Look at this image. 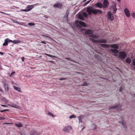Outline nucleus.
Returning <instances> with one entry per match:
<instances>
[{"label": "nucleus", "mask_w": 135, "mask_h": 135, "mask_svg": "<svg viewBox=\"0 0 135 135\" xmlns=\"http://www.w3.org/2000/svg\"><path fill=\"white\" fill-rule=\"evenodd\" d=\"M87 11L88 14L90 15H91L92 13L94 14H97V13L101 14L102 12V11L100 10L95 9H93V8H88Z\"/></svg>", "instance_id": "1"}, {"label": "nucleus", "mask_w": 135, "mask_h": 135, "mask_svg": "<svg viewBox=\"0 0 135 135\" xmlns=\"http://www.w3.org/2000/svg\"><path fill=\"white\" fill-rule=\"evenodd\" d=\"M110 47L111 48L114 49H110L112 53L117 54L119 52V51L117 50L119 49V47L117 44L111 45H110Z\"/></svg>", "instance_id": "2"}, {"label": "nucleus", "mask_w": 135, "mask_h": 135, "mask_svg": "<svg viewBox=\"0 0 135 135\" xmlns=\"http://www.w3.org/2000/svg\"><path fill=\"white\" fill-rule=\"evenodd\" d=\"M75 24L77 27L80 28H81L82 26L85 27L86 26L84 22L78 20H76L75 21Z\"/></svg>", "instance_id": "3"}, {"label": "nucleus", "mask_w": 135, "mask_h": 135, "mask_svg": "<svg viewBox=\"0 0 135 135\" xmlns=\"http://www.w3.org/2000/svg\"><path fill=\"white\" fill-rule=\"evenodd\" d=\"M90 40L92 41L94 43H106L107 41L105 39H101L98 40H97L91 38H90L89 39Z\"/></svg>", "instance_id": "4"}, {"label": "nucleus", "mask_w": 135, "mask_h": 135, "mask_svg": "<svg viewBox=\"0 0 135 135\" xmlns=\"http://www.w3.org/2000/svg\"><path fill=\"white\" fill-rule=\"evenodd\" d=\"M109 110L113 109H115L118 111L121 110V106L119 105L118 104H116L114 106H109Z\"/></svg>", "instance_id": "5"}, {"label": "nucleus", "mask_w": 135, "mask_h": 135, "mask_svg": "<svg viewBox=\"0 0 135 135\" xmlns=\"http://www.w3.org/2000/svg\"><path fill=\"white\" fill-rule=\"evenodd\" d=\"M119 52V57L120 59L124 60L127 57V54L125 52L120 51Z\"/></svg>", "instance_id": "6"}, {"label": "nucleus", "mask_w": 135, "mask_h": 135, "mask_svg": "<svg viewBox=\"0 0 135 135\" xmlns=\"http://www.w3.org/2000/svg\"><path fill=\"white\" fill-rule=\"evenodd\" d=\"M116 4L114 3L112 5L110 6L109 9L111 10H113V13L114 14L117 11V8H116Z\"/></svg>", "instance_id": "7"}, {"label": "nucleus", "mask_w": 135, "mask_h": 135, "mask_svg": "<svg viewBox=\"0 0 135 135\" xmlns=\"http://www.w3.org/2000/svg\"><path fill=\"white\" fill-rule=\"evenodd\" d=\"M108 18L110 19L111 21H112L114 18L113 15L111 13L110 11H108L107 13Z\"/></svg>", "instance_id": "8"}, {"label": "nucleus", "mask_w": 135, "mask_h": 135, "mask_svg": "<svg viewBox=\"0 0 135 135\" xmlns=\"http://www.w3.org/2000/svg\"><path fill=\"white\" fill-rule=\"evenodd\" d=\"M93 33V30L89 29H88L85 31V34L86 35H89L90 37Z\"/></svg>", "instance_id": "9"}, {"label": "nucleus", "mask_w": 135, "mask_h": 135, "mask_svg": "<svg viewBox=\"0 0 135 135\" xmlns=\"http://www.w3.org/2000/svg\"><path fill=\"white\" fill-rule=\"evenodd\" d=\"M109 2L108 0H104L103 2V8H107L109 5Z\"/></svg>", "instance_id": "10"}, {"label": "nucleus", "mask_w": 135, "mask_h": 135, "mask_svg": "<svg viewBox=\"0 0 135 135\" xmlns=\"http://www.w3.org/2000/svg\"><path fill=\"white\" fill-rule=\"evenodd\" d=\"M121 121H119V123L122 124L123 125L124 129L125 130H126L127 129V126L125 125V122L123 120V119L121 117Z\"/></svg>", "instance_id": "11"}, {"label": "nucleus", "mask_w": 135, "mask_h": 135, "mask_svg": "<svg viewBox=\"0 0 135 135\" xmlns=\"http://www.w3.org/2000/svg\"><path fill=\"white\" fill-rule=\"evenodd\" d=\"M124 12L126 14V16L129 17L130 16V14L128 8H126L124 10Z\"/></svg>", "instance_id": "12"}, {"label": "nucleus", "mask_w": 135, "mask_h": 135, "mask_svg": "<svg viewBox=\"0 0 135 135\" xmlns=\"http://www.w3.org/2000/svg\"><path fill=\"white\" fill-rule=\"evenodd\" d=\"M30 134L31 135H38L40 134V133H37L34 130H32L30 132Z\"/></svg>", "instance_id": "13"}, {"label": "nucleus", "mask_w": 135, "mask_h": 135, "mask_svg": "<svg viewBox=\"0 0 135 135\" xmlns=\"http://www.w3.org/2000/svg\"><path fill=\"white\" fill-rule=\"evenodd\" d=\"M34 5H28L27 6L26 8L27 9L28 11H31L34 7Z\"/></svg>", "instance_id": "14"}, {"label": "nucleus", "mask_w": 135, "mask_h": 135, "mask_svg": "<svg viewBox=\"0 0 135 135\" xmlns=\"http://www.w3.org/2000/svg\"><path fill=\"white\" fill-rule=\"evenodd\" d=\"M72 127L70 126H68L65 127L63 129V131L64 132H67V131L71 129Z\"/></svg>", "instance_id": "15"}, {"label": "nucleus", "mask_w": 135, "mask_h": 135, "mask_svg": "<svg viewBox=\"0 0 135 135\" xmlns=\"http://www.w3.org/2000/svg\"><path fill=\"white\" fill-rule=\"evenodd\" d=\"M69 11H67L66 12L65 16L64 17V19L67 22L68 21V16L69 15Z\"/></svg>", "instance_id": "16"}, {"label": "nucleus", "mask_w": 135, "mask_h": 135, "mask_svg": "<svg viewBox=\"0 0 135 135\" xmlns=\"http://www.w3.org/2000/svg\"><path fill=\"white\" fill-rule=\"evenodd\" d=\"M95 6L100 8H101L103 7L102 4L100 2L97 3L96 4H95Z\"/></svg>", "instance_id": "17"}, {"label": "nucleus", "mask_w": 135, "mask_h": 135, "mask_svg": "<svg viewBox=\"0 0 135 135\" xmlns=\"http://www.w3.org/2000/svg\"><path fill=\"white\" fill-rule=\"evenodd\" d=\"M62 5L60 3H55L54 5V6L56 7L61 8L62 6Z\"/></svg>", "instance_id": "18"}, {"label": "nucleus", "mask_w": 135, "mask_h": 135, "mask_svg": "<svg viewBox=\"0 0 135 135\" xmlns=\"http://www.w3.org/2000/svg\"><path fill=\"white\" fill-rule=\"evenodd\" d=\"M100 46L103 47H106L108 48L110 46V45L106 44H101L100 45Z\"/></svg>", "instance_id": "19"}, {"label": "nucleus", "mask_w": 135, "mask_h": 135, "mask_svg": "<svg viewBox=\"0 0 135 135\" xmlns=\"http://www.w3.org/2000/svg\"><path fill=\"white\" fill-rule=\"evenodd\" d=\"M3 86L4 87L5 91H8V85L6 83H4Z\"/></svg>", "instance_id": "20"}, {"label": "nucleus", "mask_w": 135, "mask_h": 135, "mask_svg": "<svg viewBox=\"0 0 135 135\" xmlns=\"http://www.w3.org/2000/svg\"><path fill=\"white\" fill-rule=\"evenodd\" d=\"M90 37L96 39L98 38L99 37V36H98L94 35L93 34V33H92L91 35L90 36Z\"/></svg>", "instance_id": "21"}, {"label": "nucleus", "mask_w": 135, "mask_h": 135, "mask_svg": "<svg viewBox=\"0 0 135 135\" xmlns=\"http://www.w3.org/2000/svg\"><path fill=\"white\" fill-rule=\"evenodd\" d=\"M13 88L16 90H17L19 92H21L20 88H18V87H16L15 86H13Z\"/></svg>", "instance_id": "22"}, {"label": "nucleus", "mask_w": 135, "mask_h": 135, "mask_svg": "<svg viewBox=\"0 0 135 135\" xmlns=\"http://www.w3.org/2000/svg\"><path fill=\"white\" fill-rule=\"evenodd\" d=\"M8 40V38H7L5 40V42L3 43V45L4 46H7L8 45V42L7 41V40Z\"/></svg>", "instance_id": "23"}, {"label": "nucleus", "mask_w": 135, "mask_h": 135, "mask_svg": "<svg viewBox=\"0 0 135 135\" xmlns=\"http://www.w3.org/2000/svg\"><path fill=\"white\" fill-rule=\"evenodd\" d=\"M79 18L81 20L84 21V18L83 17V16L79 14L78 16Z\"/></svg>", "instance_id": "24"}, {"label": "nucleus", "mask_w": 135, "mask_h": 135, "mask_svg": "<svg viewBox=\"0 0 135 135\" xmlns=\"http://www.w3.org/2000/svg\"><path fill=\"white\" fill-rule=\"evenodd\" d=\"M15 125L16 126L18 127H20L22 126V124L20 123H16Z\"/></svg>", "instance_id": "25"}, {"label": "nucleus", "mask_w": 135, "mask_h": 135, "mask_svg": "<svg viewBox=\"0 0 135 135\" xmlns=\"http://www.w3.org/2000/svg\"><path fill=\"white\" fill-rule=\"evenodd\" d=\"M83 116V115H81L78 117V119L79 123H81L82 122V120H81V119L82 117Z\"/></svg>", "instance_id": "26"}, {"label": "nucleus", "mask_w": 135, "mask_h": 135, "mask_svg": "<svg viewBox=\"0 0 135 135\" xmlns=\"http://www.w3.org/2000/svg\"><path fill=\"white\" fill-rule=\"evenodd\" d=\"M20 41H19V40H14L13 41H12V43H13L15 44H17V43H20Z\"/></svg>", "instance_id": "27"}, {"label": "nucleus", "mask_w": 135, "mask_h": 135, "mask_svg": "<svg viewBox=\"0 0 135 135\" xmlns=\"http://www.w3.org/2000/svg\"><path fill=\"white\" fill-rule=\"evenodd\" d=\"M126 62L127 63H128L129 64H130L131 62V59L129 58H127L126 60Z\"/></svg>", "instance_id": "28"}, {"label": "nucleus", "mask_w": 135, "mask_h": 135, "mask_svg": "<svg viewBox=\"0 0 135 135\" xmlns=\"http://www.w3.org/2000/svg\"><path fill=\"white\" fill-rule=\"evenodd\" d=\"M83 16L85 17H86L88 16V15L86 13L83 12Z\"/></svg>", "instance_id": "29"}, {"label": "nucleus", "mask_w": 135, "mask_h": 135, "mask_svg": "<svg viewBox=\"0 0 135 135\" xmlns=\"http://www.w3.org/2000/svg\"><path fill=\"white\" fill-rule=\"evenodd\" d=\"M28 25L30 26H34L35 23H28Z\"/></svg>", "instance_id": "30"}, {"label": "nucleus", "mask_w": 135, "mask_h": 135, "mask_svg": "<svg viewBox=\"0 0 135 135\" xmlns=\"http://www.w3.org/2000/svg\"><path fill=\"white\" fill-rule=\"evenodd\" d=\"M132 64H133V66H135V59H134L133 60L132 62V63L131 65H132Z\"/></svg>", "instance_id": "31"}, {"label": "nucleus", "mask_w": 135, "mask_h": 135, "mask_svg": "<svg viewBox=\"0 0 135 135\" xmlns=\"http://www.w3.org/2000/svg\"><path fill=\"white\" fill-rule=\"evenodd\" d=\"M91 0H89L87 2H85L84 4V6H85L87 4H88L89 3L90 1H91Z\"/></svg>", "instance_id": "32"}, {"label": "nucleus", "mask_w": 135, "mask_h": 135, "mask_svg": "<svg viewBox=\"0 0 135 135\" xmlns=\"http://www.w3.org/2000/svg\"><path fill=\"white\" fill-rule=\"evenodd\" d=\"M75 115H70L69 117V118L70 119H71L73 118H74L75 117Z\"/></svg>", "instance_id": "33"}, {"label": "nucleus", "mask_w": 135, "mask_h": 135, "mask_svg": "<svg viewBox=\"0 0 135 135\" xmlns=\"http://www.w3.org/2000/svg\"><path fill=\"white\" fill-rule=\"evenodd\" d=\"M48 115H49L50 116H52V117H54L53 114L49 112L48 113Z\"/></svg>", "instance_id": "34"}, {"label": "nucleus", "mask_w": 135, "mask_h": 135, "mask_svg": "<svg viewBox=\"0 0 135 135\" xmlns=\"http://www.w3.org/2000/svg\"><path fill=\"white\" fill-rule=\"evenodd\" d=\"M8 111V109H7L4 110H1L0 111V112H4Z\"/></svg>", "instance_id": "35"}, {"label": "nucleus", "mask_w": 135, "mask_h": 135, "mask_svg": "<svg viewBox=\"0 0 135 135\" xmlns=\"http://www.w3.org/2000/svg\"><path fill=\"white\" fill-rule=\"evenodd\" d=\"M21 11H24V12H28V11L27 9L26 8V9H22L21 10Z\"/></svg>", "instance_id": "36"}, {"label": "nucleus", "mask_w": 135, "mask_h": 135, "mask_svg": "<svg viewBox=\"0 0 135 135\" xmlns=\"http://www.w3.org/2000/svg\"><path fill=\"white\" fill-rule=\"evenodd\" d=\"M45 54L46 55H47V56H48L49 57H54V56L51 55H50V54Z\"/></svg>", "instance_id": "37"}, {"label": "nucleus", "mask_w": 135, "mask_h": 135, "mask_svg": "<svg viewBox=\"0 0 135 135\" xmlns=\"http://www.w3.org/2000/svg\"><path fill=\"white\" fill-rule=\"evenodd\" d=\"M131 15L134 18H135V13H132Z\"/></svg>", "instance_id": "38"}, {"label": "nucleus", "mask_w": 135, "mask_h": 135, "mask_svg": "<svg viewBox=\"0 0 135 135\" xmlns=\"http://www.w3.org/2000/svg\"><path fill=\"white\" fill-rule=\"evenodd\" d=\"M123 88L122 86H121L120 87L119 89V91L120 92H121L122 90H123Z\"/></svg>", "instance_id": "39"}, {"label": "nucleus", "mask_w": 135, "mask_h": 135, "mask_svg": "<svg viewBox=\"0 0 135 135\" xmlns=\"http://www.w3.org/2000/svg\"><path fill=\"white\" fill-rule=\"evenodd\" d=\"M15 73V72H12L11 74V75H10V76L11 77L13 75V74H14Z\"/></svg>", "instance_id": "40"}, {"label": "nucleus", "mask_w": 135, "mask_h": 135, "mask_svg": "<svg viewBox=\"0 0 135 135\" xmlns=\"http://www.w3.org/2000/svg\"><path fill=\"white\" fill-rule=\"evenodd\" d=\"M66 79L65 78H60L59 79V80H65Z\"/></svg>", "instance_id": "41"}, {"label": "nucleus", "mask_w": 135, "mask_h": 135, "mask_svg": "<svg viewBox=\"0 0 135 135\" xmlns=\"http://www.w3.org/2000/svg\"><path fill=\"white\" fill-rule=\"evenodd\" d=\"M5 118L4 117H0V120H3L5 119Z\"/></svg>", "instance_id": "42"}, {"label": "nucleus", "mask_w": 135, "mask_h": 135, "mask_svg": "<svg viewBox=\"0 0 135 135\" xmlns=\"http://www.w3.org/2000/svg\"><path fill=\"white\" fill-rule=\"evenodd\" d=\"M7 41H8V42H12V41H12V40H9V39L8 38V40H7Z\"/></svg>", "instance_id": "43"}, {"label": "nucleus", "mask_w": 135, "mask_h": 135, "mask_svg": "<svg viewBox=\"0 0 135 135\" xmlns=\"http://www.w3.org/2000/svg\"><path fill=\"white\" fill-rule=\"evenodd\" d=\"M24 58H25L24 57H22L21 58L22 60V62H23L24 61Z\"/></svg>", "instance_id": "44"}, {"label": "nucleus", "mask_w": 135, "mask_h": 135, "mask_svg": "<svg viewBox=\"0 0 135 135\" xmlns=\"http://www.w3.org/2000/svg\"><path fill=\"white\" fill-rule=\"evenodd\" d=\"M41 43H43L45 44H46V43L44 41H41Z\"/></svg>", "instance_id": "45"}, {"label": "nucleus", "mask_w": 135, "mask_h": 135, "mask_svg": "<svg viewBox=\"0 0 135 135\" xmlns=\"http://www.w3.org/2000/svg\"><path fill=\"white\" fill-rule=\"evenodd\" d=\"M1 106L2 107H6V105H3V104H2L1 105Z\"/></svg>", "instance_id": "46"}, {"label": "nucleus", "mask_w": 135, "mask_h": 135, "mask_svg": "<svg viewBox=\"0 0 135 135\" xmlns=\"http://www.w3.org/2000/svg\"><path fill=\"white\" fill-rule=\"evenodd\" d=\"M0 54L2 55H3V54H4V53L3 52H0Z\"/></svg>", "instance_id": "47"}, {"label": "nucleus", "mask_w": 135, "mask_h": 135, "mask_svg": "<svg viewBox=\"0 0 135 135\" xmlns=\"http://www.w3.org/2000/svg\"><path fill=\"white\" fill-rule=\"evenodd\" d=\"M20 135H25L24 134L22 133H20Z\"/></svg>", "instance_id": "48"}, {"label": "nucleus", "mask_w": 135, "mask_h": 135, "mask_svg": "<svg viewBox=\"0 0 135 135\" xmlns=\"http://www.w3.org/2000/svg\"><path fill=\"white\" fill-rule=\"evenodd\" d=\"M86 84L85 83H85H84V85H83V86H86Z\"/></svg>", "instance_id": "49"}, {"label": "nucleus", "mask_w": 135, "mask_h": 135, "mask_svg": "<svg viewBox=\"0 0 135 135\" xmlns=\"http://www.w3.org/2000/svg\"><path fill=\"white\" fill-rule=\"evenodd\" d=\"M96 128H97V127H96V126H95V127L94 128V129H96Z\"/></svg>", "instance_id": "50"}, {"label": "nucleus", "mask_w": 135, "mask_h": 135, "mask_svg": "<svg viewBox=\"0 0 135 135\" xmlns=\"http://www.w3.org/2000/svg\"><path fill=\"white\" fill-rule=\"evenodd\" d=\"M114 55L115 56H117V54H114Z\"/></svg>", "instance_id": "51"}, {"label": "nucleus", "mask_w": 135, "mask_h": 135, "mask_svg": "<svg viewBox=\"0 0 135 135\" xmlns=\"http://www.w3.org/2000/svg\"><path fill=\"white\" fill-rule=\"evenodd\" d=\"M66 59H67V60H70V59H69V58H66Z\"/></svg>", "instance_id": "52"}, {"label": "nucleus", "mask_w": 135, "mask_h": 135, "mask_svg": "<svg viewBox=\"0 0 135 135\" xmlns=\"http://www.w3.org/2000/svg\"><path fill=\"white\" fill-rule=\"evenodd\" d=\"M133 96L135 97V94H133Z\"/></svg>", "instance_id": "53"}, {"label": "nucleus", "mask_w": 135, "mask_h": 135, "mask_svg": "<svg viewBox=\"0 0 135 135\" xmlns=\"http://www.w3.org/2000/svg\"><path fill=\"white\" fill-rule=\"evenodd\" d=\"M117 1L118 2H120V0H117Z\"/></svg>", "instance_id": "54"}, {"label": "nucleus", "mask_w": 135, "mask_h": 135, "mask_svg": "<svg viewBox=\"0 0 135 135\" xmlns=\"http://www.w3.org/2000/svg\"><path fill=\"white\" fill-rule=\"evenodd\" d=\"M117 1L118 2H120V0H117Z\"/></svg>", "instance_id": "55"}, {"label": "nucleus", "mask_w": 135, "mask_h": 135, "mask_svg": "<svg viewBox=\"0 0 135 135\" xmlns=\"http://www.w3.org/2000/svg\"><path fill=\"white\" fill-rule=\"evenodd\" d=\"M82 30L83 31H84V30H85V29H82Z\"/></svg>", "instance_id": "56"}, {"label": "nucleus", "mask_w": 135, "mask_h": 135, "mask_svg": "<svg viewBox=\"0 0 135 135\" xmlns=\"http://www.w3.org/2000/svg\"><path fill=\"white\" fill-rule=\"evenodd\" d=\"M133 68L134 69V70H135V66Z\"/></svg>", "instance_id": "57"}, {"label": "nucleus", "mask_w": 135, "mask_h": 135, "mask_svg": "<svg viewBox=\"0 0 135 135\" xmlns=\"http://www.w3.org/2000/svg\"><path fill=\"white\" fill-rule=\"evenodd\" d=\"M71 60V61H73L74 62H75V61H72V60Z\"/></svg>", "instance_id": "58"}, {"label": "nucleus", "mask_w": 135, "mask_h": 135, "mask_svg": "<svg viewBox=\"0 0 135 135\" xmlns=\"http://www.w3.org/2000/svg\"><path fill=\"white\" fill-rule=\"evenodd\" d=\"M86 0H84V2L85 1H86Z\"/></svg>", "instance_id": "59"}, {"label": "nucleus", "mask_w": 135, "mask_h": 135, "mask_svg": "<svg viewBox=\"0 0 135 135\" xmlns=\"http://www.w3.org/2000/svg\"><path fill=\"white\" fill-rule=\"evenodd\" d=\"M51 62H53V61H51Z\"/></svg>", "instance_id": "60"}, {"label": "nucleus", "mask_w": 135, "mask_h": 135, "mask_svg": "<svg viewBox=\"0 0 135 135\" xmlns=\"http://www.w3.org/2000/svg\"><path fill=\"white\" fill-rule=\"evenodd\" d=\"M46 37H47V36H45Z\"/></svg>", "instance_id": "61"}, {"label": "nucleus", "mask_w": 135, "mask_h": 135, "mask_svg": "<svg viewBox=\"0 0 135 135\" xmlns=\"http://www.w3.org/2000/svg\"><path fill=\"white\" fill-rule=\"evenodd\" d=\"M12 107H14V106H12Z\"/></svg>", "instance_id": "62"}]
</instances>
